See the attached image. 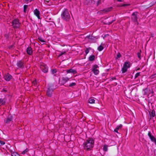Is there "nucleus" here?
Segmentation results:
<instances>
[{
	"label": "nucleus",
	"mask_w": 156,
	"mask_h": 156,
	"mask_svg": "<svg viewBox=\"0 0 156 156\" xmlns=\"http://www.w3.org/2000/svg\"><path fill=\"white\" fill-rule=\"evenodd\" d=\"M94 140L92 138H88L83 144V147L85 150L90 151L94 147Z\"/></svg>",
	"instance_id": "f257e3e1"
},
{
	"label": "nucleus",
	"mask_w": 156,
	"mask_h": 156,
	"mask_svg": "<svg viewBox=\"0 0 156 156\" xmlns=\"http://www.w3.org/2000/svg\"><path fill=\"white\" fill-rule=\"evenodd\" d=\"M61 17L64 20L69 21L70 19V16L68 10L64 8L61 14Z\"/></svg>",
	"instance_id": "f03ea898"
},
{
	"label": "nucleus",
	"mask_w": 156,
	"mask_h": 156,
	"mask_svg": "<svg viewBox=\"0 0 156 156\" xmlns=\"http://www.w3.org/2000/svg\"><path fill=\"white\" fill-rule=\"evenodd\" d=\"M54 88L53 85L50 84L48 85L46 94L47 96L51 97L52 96V93L53 92Z\"/></svg>",
	"instance_id": "7ed1b4c3"
},
{
	"label": "nucleus",
	"mask_w": 156,
	"mask_h": 156,
	"mask_svg": "<svg viewBox=\"0 0 156 156\" xmlns=\"http://www.w3.org/2000/svg\"><path fill=\"white\" fill-rule=\"evenodd\" d=\"M138 13L137 12H135L132 13L131 15V19L135 23H136L137 25H138V23L137 21L138 17Z\"/></svg>",
	"instance_id": "20e7f679"
},
{
	"label": "nucleus",
	"mask_w": 156,
	"mask_h": 156,
	"mask_svg": "<svg viewBox=\"0 0 156 156\" xmlns=\"http://www.w3.org/2000/svg\"><path fill=\"white\" fill-rule=\"evenodd\" d=\"M14 116V115H12L10 114L9 115L8 117L5 119L4 123L6 124H9L12 122L13 121L12 120Z\"/></svg>",
	"instance_id": "39448f33"
},
{
	"label": "nucleus",
	"mask_w": 156,
	"mask_h": 156,
	"mask_svg": "<svg viewBox=\"0 0 156 156\" xmlns=\"http://www.w3.org/2000/svg\"><path fill=\"white\" fill-rule=\"evenodd\" d=\"M99 67L96 64H95L92 66V67L91 69V71L95 75H97L99 74V71L97 69L99 68Z\"/></svg>",
	"instance_id": "423d86ee"
},
{
	"label": "nucleus",
	"mask_w": 156,
	"mask_h": 156,
	"mask_svg": "<svg viewBox=\"0 0 156 156\" xmlns=\"http://www.w3.org/2000/svg\"><path fill=\"white\" fill-rule=\"evenodd\" d=\"M12 26L14 28H17L20 27V23L19 20L17 19H14L12 23Z\"/></svg>",
	"instance_id": "0eeeda50"
},
{
	"label": "nucleus",
	"mask_w": 156,
	"mask_h": 156,
	"mask_svg": "<svg viewBox=\"0 0 156 156\" xmlns=\"http://www.w3.org/2000/svg\"><path fill=\"white\" fill-rule=\"evenodd\" d=\"M40 68L42 71L44 73H46L48 71V67L45 64L41 65Z\"/></svg>",
	"instance_id": "6e6552de"
},
{
	"label": "nucleus",
	"mask_w": 156,
	"mask_h": 156,
	"mask_svg": "<svg viewBox=\"0 0 156 156\" xmlns=\"http://www.w3.org/2000/svg\"><path fill=\"white\" fill-rule=\"evenodd\" d=\"M24 62L22 60L18 61L16 63L18 67L20 69H23L24 67Z\"/></svg>",
	"instance_id": "1a4fd4ad"
},
{
	"label": "nucleus",
	"mask_w": 156,
	"mask_h": 156,
	"mask_svg": "<svg viewBox=\"0 0 156 156\" xmlns=\"http://www.w3.org/2000/svg\"><path fill=\"white\" fill-rule=\"evenodd\" d=\"M112 9V7H109L105 8L104 9L100 11V12L103 13H105L107 12L110 11Z\"/></svg>",
	"instance_id": "9d476101"
},
{
	"label": "nucleus",
	"mask_w": 156,
	"mask_h": 156,
	"mask_svg": "<svg viewBox=\"0 0 156 156\" xmlns=\"http://www.w3.org/2000/svg\"><path fill=\"white\" fill-rule=\"evenodd\" d=\"M34 14L37 17L38 19H40V12L37 9H36L34 11Z\"/></svg>",
	"instance_id": "9b49d317"
},
{
	"label": "nucleus",
	"mask_w": 156,
	"mask_h": 156,
	"mask_svg": "<svg viewBox=\"0 0 156 156\" xmlns=\"http://www.w3.org/2000/svg\"><path fill=\"white\" fill-rule=\"evenodd\" d=\"M4 78L7 81H9L12 78V76L9 74L7 73L4 76Z\"/></svg>",
	"instance_id": "f8f14e48"
},
{
	"label": "nucleus",
	"mask_w": 156,
	"mask_h": 156,
	"mask_svg": "<svg viewBox=\"0 0 156 156\" xmlns=\"http://www.w3.org/2000/svg\"><path fill=\"white\" fill-rule=\"evenodd\" d=\"M26 51L28 54L30 55H32L33 51L32 48L30 47H28L26 49Z\"/></svg>",
	"instance_id": "ddd939ff"
},
{
	"label": "nucleus",
	"mask_w": 156,
	"mask_h": 156,
	"mask_svg": "<svg viewBox=\"0 0 156 156\" xmlns=\"http://www.w3.org/2000/svg\"><path fill=\"white\" fill-rule=\"evenodd\" d=\"M149 112L151 116V118H150V119H151V117H154L155 116V112L154 110H152L151 112L149 111Z\"/></svg>",
	"instance_id": "4468645a"
},
{
	"label": "nucleus",
	"mask_w": 156,
	"mask_h": 156,
	"mask_svg": "<svg viewBox=\"0 0 156 156\" xmlns=\"http://www.w3.org/2000/svg\"><path fill=\"white\" fill-rule=\"evenodd\" d=\"M66 72L67 73H72L73 74H76V73L77 72H76V70L73 69H70L67 70H66Z\"/></svg>",
	"instance_id": "2eb2a0df"
},
{
	"label": "nucleus",
	"mask_w": 156,
	"mask_h": 156,
	"mask_svg": "<svg viewBox=\"0 0 156 156\" xmlns=\"http://www.w3.org/2000/svg\"><path fill=\"white\" fill-rule=\"evenodd\" d=\"M123 67L125 68H126L128 69L130 67V62H125Z\"/></svg>",
	"instance_id": "dca6fc26"
},
{
	"label": "nucleus",
	"mask_w": 156,
	"mask_h": 156,
	"mask_svg": "<svg viewBox=\"0 0 156 156\" xmlns=\"http://www.w3.org/2000/svg\"><path fill=\"white\" fill-rule=\"evenodd\" d=\"M122 127V125L120 124L119 126H118L114 130V131L118 133V130L119 129L121 128Z\"/></svg>",
	"instance_id": "f3484780"
},
{
	"label": "nucleus",
	"mask_w": 156,
	"mask_h": 156,
	"mask_svg": "<svg viewBox=\"0 0 156 156\" xmlns=\"http://www.w3.org/2000/svg\"><path fill=\"white\" fill-rule=\"evenodd\" d=\"M6 99L5 98L0 99V104L2 105H4L5 103Z\"/></svg>",
	"instance_id": "a211bd4d"
},
{
	"label": "nucleus",
	"mask_w": 156,
	"mask_h": 156,
	"mask_svg": "<svg viewBox=\"0 0 156 156\" xmlns=\"http://www.w3.org/2000/svg\"><path fill=\"white\" fill-rule=\"evenodd\" d=\"M84 3L86 5H90L92 3V1L91 0H85Z\"/></svg>",
	"instance_id": "6ab92c4d"
},
{
	"label": "nucleus",
	"mask_w": 156,
	"mask_h": 156,
	"mask_svg": "<svg viewBox=\"0 0 156 156\" xmlns=\"http://www.w3.org/2000/svg\"><path fill=\"white\" fill-rule=\"evenodd\" d=\"M95 56L94 55H91L89 57V60L90 61H92L94 60Z\"/></svg>",
	"instance_id": "aec40b11"
},
{
	"label": "nucleus",
	"mask_w": 156,
	"mask_h": 156,
	"mask_svg": "<svg viewBox=\"0 0 156 156\" xmlns=\"http://www.w3.org/2000/svg\"><path fill=\"white\" fill-rule=\"evenodd\" d=\"M95 100L94 99L90 98L88 100V102L90 104H94L95 103Z\"/></svg>",
	"instance_id": "412c9836"
},
{
	"label": "nucleus",
	"mask_w": 156,
	"mask_h": 156,
	"mask_svg": "<svg viewBox=\"0 0 156 156\" xmlns=\"http://www.w3.org/2000/svg\"><path fill=\"white\" fill-rule=\"evenodd\" d=\"M127 69H126V68L124 67L123 66V67L122 68V69H121V71H122V73H126V72H127Z\"/></svg>",
	"instance_id": "4be33fe9"
},
{
	"label": "nucleus",
	"mask_w": 156,
	"mask_h": 156,
	"mask_svg": "<svg viewBox=\"0 0 156 156\" xmlns=\"http://www.w3.org/2000/svg\"><path fill=\"white\" fill-rule=\"evenodd\" d=\"M62 80L63 81L66 83L69 80V79L68 77H65L62 78Z\"/></svg>",
	"instance_id": "5701e85b"
},
{
	"label": "nucleus",
	"mask_w": 156,
	"mask_h": 156,
	"mask_svg": "<svg viewBox=\"0 0 156 156\" xmlns=\"http://www.w3.org/2000/svg\"><path fill=\"white\" fill-rule=\"evenodd\" d=\"M141 50H140L139 51L137 52V56L139 59L140 60L141 59Z\"/></svg>",
	"instance_id": "b1692460"
},
{
	"label": "nucleus",
	"mask_w": 156,
	"mask_h": 156,
	"mask_svg": "<svg viewBox=\"0 0 156 156\" xmlns=\"http://www.w3.org/2000/svg\"><path fill=\"white\" fill-rule=\"evenodd\" d=\"M103 150L105 151H108V146L106 145H104Z\"/></svg>",
	"instance_id": "393cba45"
},
{
	"label": "nucleus",
	"mask_w": 156,
	"mask_h": 156,
	"mask_svg": "<svg viewBox=\"0 0 156 156\" xmlns=\"http://www.w3.org/2000/svg\"><path fill=\"white\" fill-rule=\"evenodd\" d=\"M104 49L103 47L101 45L99 46L98 48V50L99 51H101Z\"/></svg>",
	"instance_id": "a878e982"
},
{
	"label": "nucleus",
	"mask_w": 156,
	"mask_h": 156,
	"mask_svg": "<svg viewBox=\"0 0 156 156\" xmlns=\"http://www.w3.org/2000/svg\"><path fill=\"white\" fill-rule=\"evenodd\" d=\"M28 7V5H24L23 6V11L24 12H26V10Z\"/></svg>",
	"instance_id": "bb28decb"
},
{
	"label": "nucleus",
	"mask_w": 156,
	"mask_h": 156,
	"mask_svg": "<svg viewBox=\"0 0 156 156\" xmlns=\"http://www.w3.org/2000/svg\"><path fill=\"white\" fill-rule=\"evenodd\" d=\"M12 156H20V155L16 152H13L12 153Z\"/></svg>",
	"instance_id": "cd10ccee"
},
{
	"label": "nucleus",
	"mask_w": 156,
	"mask_h": 156,
	"mask_svg": "<svg viewBox=\"0 0 156 156\" xmlns=\"http://www.w3.org/2000/svg\"><path fill=\"white\" fill-rule=\"evenodd\" d=\"M32 85H34L35 86H36L37 84V82L36 80H34L32 82Z\"/></svg>",
	"instance_id": "c85d7f7f"
},
{
	"label": "nucleus",
	"mask_w": 156,
	"mask_h": 156,
	"mask_svg": "<svg viewBox=\"0 0 156 156\" xmlns=\"http://www.w3.org/2000/svg\"><path fill=\"white\" fill-rule=\"evenodd\" d=\"M140 72H138L136 73L135 75V79H136L138 76L140 75Z\"/></svg>",
	"instance_id": "c756f323"
},
{
	"label": "nucleus",
	"mask_w": 156,
	"mask_h": 156,
	"mask_svg": "<svg viewBox=\"0 0 156 156\" xmlns=\"http://www.w3.org/2000/svg\"><path fill=\"white\" fill-rule=\"evenodd\" d=\"M38 39L39 41L42 42H45L44 40L41 37H39L38 38Z\"/></svg>",
	"instance_id": "7c9ffc66"
},
{
	"label": "nucleus",
	"mask_w": 156,
	"mask_h": 156,
	"mask_svg": "<svg viewBox=\"0 0 156 156\" xmlns=\"http://www.w3.org/2000/svg\"><path fill=\"white\" fill-rule=\"evenodd\" d=\"M130 5V4H122L120 6V7L126 6H129Z\"/></svg>",
	"instance_id": "2f4dec72"
},
{
	"label": "nucleus",
	"mask_w": 156,
	"mask_h": 156,
	"mask_svg": "<svg viewBox=\"0 0 156 156\" xmlns=\"http://www.w3.org/2000/svg\"><path fill=\"white\" fill-rule=\"evenodd\" d=\"M76 85V83H72L69 85V86L70 87H72L73 86H75Z\"/></svg>",
	"instance_id": "473e14b6"
},
{
	"label": "nucleus",
	"mask_w": 156,
	"mask_h": 156,
	"mask_svg": "<svg viewBox=\"0 0 156 156\" xmlns=\"http://www.w3.org/2000/svg\"><path fill=\"white\" fill-rule=\"evenodd\" d=\"M115 20V19L111 21L110 22H108V23H106L105 24H107V25H110L112 23H113Z\"/></svg>",
	"instance_id": "72a5a7b5"
},
{
	"label": "nucleus",
	"mask_w": 156,
	"mask_h": 156,
	"mask_svg": "<svg viewBox=\"0 0 156 156\" xmlns=\"http://www.w3.org/2000/svg\"><path fill=\"white\" fill-rule=\"evenodd\" d=\"M121 57V55L119 53H118L117 55V57H116V59H117L118 58H120Z\"/></svg>",
	"instance_id": "f704fd0d"
},
{
	"label": "nucleus",
	"mask_w": 156,
	"mask_h": 156,
	"mask_svg": "<svg viewBox=\"0 0 156 156\" xmlns=\"http://www.w3.org/2000/svg\"><path fill=\"white\" fill-rule=\"evenodd\" d=\"M28 151V149L27 148L26 150H25L24 151H23L22 153V154H25Z\"/></svg>",
	"instance_id": "c9c22d12"
},
{
	"label": "nucleus",
	"mask_w": 156,
	"mask_h": 156,
	"mask_svg": "<svg viewBox=\"0 0 156 156\" xmlns=\"http://www.w3.org/2000/svg\"><path fill=\"white\" fill-rule=\"evenodd\" d=\"M57 72V70L55 69H53L51 70V72L52 74H54Z\"/></svg>",
	"instance_id": "e433bc0d"
},
{
	"label": "nucleus",
	"mask_w": 156,
	"mask_h": 156,
	"mask_svg": "<svg viewBox=\"0 0 156 156\" xmlns=\"http://www.w3.org/2000/svg\"><path fill=\"white\" fill-rule=\"evenodd\" d=\"M66 53V52L65 51H63L62 52H61V53L59 54L58 56H62V55L65 54Z\"/></svg>",
	"instance_id": "4c0bfd02"
},
{
	"label": "nucleus",
	"mask_w": 156,
	"mask_h": 156,
	"mask_svg": "<svg viewBox=\"0 0 156 156\" xmlns=\"http://www.w3.org/2000/svg\"><path fill=\"white\" fill-rule=\"evenodd\" d=\"M5 144V143L4 142L0 140V146L3 145Z\"/></svg>",
	"instance_id": "58836bf2"
},
{
	"label": "nucleus",
	"mask_w": 156,
	"mask_h": 156,
	"mask_svg": "<svg viewBox=\"0 0 156 156\" xmlns=\"http://www.w3.org/2000/svg\"><path fill=\"white\" fill-rule=\"evenodd\" d=\"M86 54L87 55L89 51V48H87L86 49L85 51Z\"/></svg>",
	"instance_id": "ea45409f"
},
{
	"label": "nucleus",
	"mask_w": 156,
	"mask_h": 156,
	"mask_svg": "<svg viewBox=\"0 0 156 156\" xmlns=\"http://www.w3.org/2000/svg\"><path fill=\"white\" fill-rule=\"evenodd\" d=\"M116 79L115 77H113V78H111L110 79V80L111 81H112L114 80H116Z\"/></svg>",
	"instance_id": "a19ab883"
},
{
	"label": "nucleus",
	"mask_w": 156,
	"mask_h": 156,
	"mask_svg": "<svg viewBox=\"0 0 156 156\" xmlns=\"http://www.w3.org/2000/svg\"><path fill=\"white\" fill-rule=\"evenodd\" d=\"M29 0H24L23 1L26 3H28Z\"/></svg>",
	"instance_id": "79ce46f5"
},
{
	"label": "nucleus",
	"mask_w": 156,
	"mask_h": 156,
	"mask_svg": "<svg viewBox=\"0 0 156 156\" xmlns=\"http://www.w3.org/2000/svg\"><path fill=\"white\" fill-rule=\"evenodd\" d=\"M44 2L46 4H47L49 2V1H48L46 0H45Z\"/></svg>",
	"instance_id": "37998d69"
},
{
	"label": "nucleus",
	"mask_w": 156,
	"mask_h": 156,
	"mask_svg": "<svg viewBox=\"0 0 156 156\" xmlns=\"http://www.w3.org/2000/svg\"><path fill=\"white\" fill-rule=\"evenodd\" d=\"M101 3V1H98V2H97V5L98 6Z\"/></svg>",
	"instance_id": "c03bdc74"
},
{
	"label": "nucleus",
	"mask_w": 156,
	"mask_h": 156,
	"mask_svg": "<svg viewBox=\"0 0 156 156\" xmlns=\"http://www.w3.org/2000/svg\"><path fill=\"white\" fill-rule=\"evenodd\" d=\"M124 0H117V1L119 2H122Z\"/></svg>",
	"instance_id": "a18cd8bd"
},
{
	"label": "nucleus",
	"mask_w": 156,
	"mask_h": 156,
	"mask_svg": "<svg viewBox=\"0 0 156 156\" xmlns=\"http://www.w3.org/2000/svg\"><path fill=\"white\" fill-rule=\"evenodd\" d=\"M140 69V68H139L137 69H136V71H137L138 70H139Z\"/></svg>",
	"instance_id": "49530a36"
},
{
	"label": "nucleus",
	"mask_w": 156,
	"mask_h": 156,
	"mask_svg": "<svg viewBox=\"0 0 156 156\" xmlns=\"http://www.w3.org/2000/svg\"><path fill=\"white\" fill-rule=\"evenodd\" d=\"M32 0H30V2H31L32 1Z\"/></svg>",
	"instance_id": "de8ad7c7"
},
{
	"label": "nucleus",
	"mask_w": 156,
	"mask_h": 156,
	"mask_svg": "<svg viewBox=\"0 0 156 156\" xmlns=\"http://www.w3.org/2000/svg\"><path fill=\"white\" fill-rule=\"evenodd\" d=\"M101 156H103V155H101Z\"/></svg>",
	"instance_id": "09e8293b"
}]
</instances>
